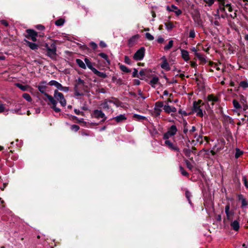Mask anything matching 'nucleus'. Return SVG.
Instances as JSON below:
<instances>
[{
    "label": "nucleus",
    "mask_w": 248,
    "mask_h": 248,
    "mask_svg": "<svg viewBox=\"0 0 248 248\" xmlns=\"http://www.w3.org/2000/svg\"><path fill=\"white\" fill-rule=\"evenodd\" d=\"M113 119L117 123H120L126 120L127 118L124 114H120L119 116L114 117Z\"/></svg>",
    "instance_id": "obj_18"
},
{
    "label": "nucleus",
    "mask_w": 248,
    "mask_h": 248,
    "mask_svg": "<svg viewBox=\"0 0 248 248\" xmlns=\"http://www.w3.org/2000/svg\"><path fill=\"white\" fill-rule=\"evenodd\" d=\"M99 55L102 58L104 59L109 64V61L108 59V57L107 54L104 53H100L99 54Z\"/></svg>",
    "instance_id": "obj_35"
},
{
    "label": "nucleus",
    "mask_w": 248,
    "mask_h": 248,
    "mask_svg": "<svg viewBox=\"0 0 248 248\" xmlns=\"http://www.w3.org/2000/svg\"><path fill=\"white\" fill-rule=\"evenodd\" d=\"M207 99L208 102V104H207V107L209 106L210 105L213 106L215 103L218 101V98L213 94L208 95Z\"/></svg>",
    "instance_id": "obj_10"
},
{
    "label": "nucleus",
    "mask_w": 248,
    "mask_h": 248,
    "mask_svg": "<svg viewBox=\"0 0 248 248\" xmlns=\"http://www.w3.org/2000/svg\"><path fill=\"white\" fill-rule=\"evenodd\" d=\"M189 37L192 38H194L195 37V32L194 30H191L190 31Z\"/></svg>",
    "instance_id": "obj_43"
},
{
    "label": "nucleus",
    "mask_w": 248,
    "mask_h": 248,
    "mask_svg": "<svg viewBox=\"0 0 248 248\" xmlns=\"http://www.w3.org/2000/svg\"><path fill=\"white\" fill-rule=\"evenodd\" d=\"M186 196L187 199L188 200L189 203L190 204H191V201L190 200V197L191 196V194H190V193L188 191H186Z\"/></svg>",
    "instance_id": "obj_45"
},
{
    "label": "nucleus",
    "mask_w": 248,
    "mask_h": 248,
    "mask_svg": "<svg viewBox=\"0 0 248 248\" xmlns=\"http://www.w3.org/2000/svg\"><path fill=\"white\" fill-rule=\"evenodd\" d=\"M133 77L134 78H136V77L138 78L139 77L138 71L136 69H134V71L133 72Z\"/></svg>",
    "instance_id": "obj_49"
},
{
    "label": "nucleus",
    "mask_w": 248,
    "mask_h": 248,
    "mask_svg": "<svg viewBox=\"0 0 248 248\" xmlns=\"http://www.w3.org/2000/svg\"><path fill=\"white\" fill-rule=\"evenodd\" d=\"M231 226L235 231H238L239 229V222L235 220L231 223Z\"/></svg>",
    "instance_id": "obj_26"
},
{
    "label": "nucleus",
    "mask_w": 248,
    "mask_h": 248,
    "mask_svg": "<svg viewBox=\"0 0 248 248\" xmlns=\"http://www.w3.org/2000/svg\"><path fill=\"white\" fill-rule=\"evenodd\" d=\"M163 103L162 102L158 101L155 104V110H161L160 108H164Z\"/></svg>",
    "instance_id": "obj_27"
},
{
    "label": "nucleus",
    "mask_w": 248,
    "mask_h": 248,
    "mask_svg": "<svg viewBox=\"0 0 248 248\" xmlns=\"http://www.w3.org/2000/svg\"><path fill=\"white\" fill-rule=\"evenodd\" d=\"M169 94V92L167 90H165L163 92V95H168Z\"/></svg>",
    "instance_id": "obj_63"
},
{
    "label": "nucleus",
    "mask_w": 248,
    "mask_h": 248,
    "mask_svg": "<svg viewBox=\"0 0 248 248\" xmlns=\"http://www.w3.org/2000/svg\"><path fill=\"white\" fill-rule=\"evenodd\" d=\"M233 105L234 107L236 109L241 108V105L239 104V102L236 100H234L233 101Z\"/></svg>",
    "instance_id": "obj_39"
},
{
    "label": "nucleus",
    "mask_w": 248,
    "mask_h": 248,
    "mask_svg": "<svg viewBox=\"0 0 248 248\" xmlns=\"http://www.w3.org/2000/svg\"><path fill=\"white\" fill-rule=\"evenodd\" d=\"M239 200L241 201L242 202V207H246L248 205L247 201L246 199L244 198L243 195H240L238 196Z\"/></svg>",
    "instance_id": "obj_22"
},
{
    "label": "nucleus",
    "mask_w": 248,
    "mask_h": 248,
    "mask_svg": "<svg viewBox=\"0 0 248 248\" xmlns=\"http://www.w3.org/2000/svg\"><path fill=\"white\" fill-rule=\"evenodd\" d=\"M157 41L159 43H163L164 41V39L161 36H159L158 37L157 39Z\"/></svg>",
    "instance_id": "obj_50"
},
{
    "label": "nucleus",
    "mask_w": 248,
    "mask_h": 248,
    "mask_svg": "<svg viewBox=\"0 0 248 248\" xmlns=\"http://www.w3.org/2000/svg\"><path fill=\"white\" fill-rule=\"evenodd\" d=\"M195 138H196V140L198 142H199L201 143H202V136H197H197H195Z\"/></svg>",
    "instance_id": "obj_48"
},
{
    "label": "nucleus",
    "mask_w": 248,
    "mask_h": 248,
    "mask_svg": "<svg viewBox=\"0 0 248 248\" xmlns=\"http://www.w3.org/2000/svg\"><path fill=\"white\" fill-rule=\"evenodd\" d=\"M48 85L50 86H54L58 89L64 91L65 92H67L69 91V88L67 87H63L61 84L59 83L56 80H51L48 82Z\"/></svg>",
    "instance_id": "obj_9"
},
{
    "label": "nucleus",
    "mask_w": 248,
    "mask_h": 248,
    "mask_svg": "<svg viewBox=\"0 0 248 248\" xmlns=\"http://www.w3.org/2000/svg\"><path fill=\"white\" fill-rule=\"evenodd\" d=\"M25 41L27 43V46H29L31 49L32 50H36L38 49V46L35 43H31L29 41L26 40Z\"/></svg>",
    "instance_id": "obj_19"
},
{
    "label": "nucleus",
    "mask_w": 248,
    "mask_h": 248,
    "mask_svg": "<svg viewBox=\"0 0 248 248\" xmlns=\"http://www.w3.org/2000/svg\"><path fill=\"white\" fill-rule=\"evenodd\" d=\"M242 180H243V182L244 183V185H245V186L247 188H248V182H247L246 177L245 176H243Z\"/></svg>",
    "instance_id": "obj_47"
},
{
    "label": "nucleus",
    "mask_w": 248,
    "mask_h": 248,
    "mask_svg": "<svg viewBox=\"0 0 248 248\" xmlns=\"http://www.w3.org/2000/svg\"><path fill=\"white\" fill-rule=\"evenodd\" d=\"M239 86L243 89H246L248 88V82L247 80H243L240 82Z\"/></svg>",
    "instance_id": "obj_28"
},
{
    "label": "nucleus",
    "mask_w": 248,
    "mask_h": 248,
    "mask_svg": "<svg viewBox=\"0 0 248 248\" xmlns=\"http://www.w3.org/2000/svg\"><path fill=\"white\" fill-rule=\"evenodd\" d=\"M225 211L227 216V219L229 220H231L232 219V217L234 215V211L232 210H230L229 204H228L225 206Z\"/></svg>",
    "instance_id": "obj_12"
},
{
    "label": "nucleus",
    "mask_w": 248,
    "mask_h": 248,
    "mask_svg": "<svg viewBox=\"0 0 248 248\" xmlns=\"http://www.w3.org/2000/svg\"><path fill=\"white\" fill-rule=\"evenodd\" d=\"M145 49L144 47H140L138 49L133 56V59L136 61H141L144 58Z\"/></svg>",
    "instance_id": "obj_7"
},
{
    "label": "nucleus",
    "mask_w": 248,
    "mask_h": 248,
    "mask_svg": "<svg viewBox=\"0 0 248 248\" xmlns=\"http://www.w3.org/2000/svg\"><path fill=\"white\" fill-rule=\"evenodd\" d=\"M165 144L170 149L174 150L175 151L179 152V149L178 147L174 145L173 143H172L170 140L168 139H165Z\"/></svg>",
    "instance_id": "obj_11"
},
{
    "label": "nucleus",
    "mask_w": 248,
    "mask_h": 248,
    "mask_svg": "<svg viewBox=\"0 0 248 248\" xmlns=\"http://www.w3.org/2000/svg\"><path fill=\"white\" fill-rule=\"evenodd\" d=\"M207 107L206 104L202 102V100H198L197 102H194L192 110L197 116L202 117L205 114Z\"/></svg>",
    "instance_id": "obj_3"
},
{
    "label": "nucleus",
    "mask_w": 248,
    "mask_h": 248,
    "mask_svg": "<svg viewBox=\"0 0 248 248\" xmlns=\"http://www.w3.org/2000/svg\"><path fill=\"white\" fill-rule=\"evenodd\" d=\"M20 110V108H18V109H11L10 111L12 112V113H18V111H19Z\"/></svg>",
    "instance_id": "obj_55"
},
{
    "label": "nucleus",
    "mask_w": 248,
    "mask_h": 248,
    "mask_svg": "<svg viewBox=\"0 0 248 248\" xmlns=\"http://www.w3.org/2000/svg\"><path fill=\"white\" fill-rule=\"evenodd\" d=\"M45 46L47 50V55L51 58H54L56 55V46L55 43L50 45L46 44Z\"/></svg>",
    "instance_id": "obj_5"
},
{
    "label": "nucleus",
    "mask_w": 248,
    "mask_h": 248,
    "mask_svg": "<svg viewBox=\"0 0 248 248\" xmlns=\"http://www.w3.org/2000/svg\"><path fill=\"white\" fill-rule=\"evenodd\" d=\"M28 35L31 38V40L35 42L37 40L36 37L37 36V33L34 30L28 29L27 30Z\"/></svg>",
    "instance_id": "obj_13"
},
{
    "label": "nucleus",
    "mask_w": 248,
    "mask_h": 248,
    "mask_svg": "<svg viewBox=\"0 0 248 248\" xmlns=\"http://www.w3.org/2000/svg\"><path fill=\"white\" fill-rule=\"evenodd\" d=\"M84 62L87 65V66L93 72L94 69H95V68H94L93 66L92 63L90 62L89 59L86 58L84 59Z\"/></svg>",
    "instance_id": "obj_20"
},
{
    "label": "nucleus",
    "mask_w": 248,
    "mask_h": 248,
    "mask_svg": "<svg viewBox=\"0 0 248 248\" xmlns=\"http://www.w3.org/2000/svg\"><path fill=\"white\" fill-rule=\"evenodd\" d=\"M53 98L56 100V102L57 101L59 102L61 105L62 107H65L66 105V101L64 98L63 94L58 91V90H55L54 93Z\"/></svg>",
    "instance_id": "obj_4"
},
{
    "label": "nucleus",
    "mask_w": 248,
    "mask_h": 248,
    "mask_svg": "<svg viewBox=\"0 0 248 248\" xmlns=\"http://www.w3.org/2000/svg\"><path fill=\"white\" fill-rule=\"evenodd\" d=\"M16 85L23 91H27L31 88L28 85L24 86L19 83H16Z\"/></svg>",
    "instance_id": "obj_25"
},
{
    "label": "nucleus",
    "mask_w": 248,
    "mask_h": 248,
    "mask_svg": "<svg viewBox=\"0 0 248 248\" xmlns=\"http://www.w3.org/2000/svg\"><path fill=\"white\" fill-rule=\"evenodd\" d=\"M185 163L186 164V167H187V168H188L189 170L192 169L193 166L189 161H188L187 160H186Z\"/></svg>",
    "instance_id": "obj_40"
},
{
    "label": "nucleus",
    "mask_w": 248,
    "mask_h": 248,
    "mask_svg": "<svg viewBox=\"0 0 248 248\" xmlns=\"http://www.w3.org/2000/svg\"><path fill=\"white\" fill-rule=\"evenodd\" d=\"M46 81H42L41 83H40V84L38 86V89L39 91L41 93H43L47 97V98L48 99V100L50 101L51 104L52 105V106L51 107V108L53 109V110L56 112H59L61 111V109L56 107L57 102H56V100L53 98V97L52 96L49 95L48 93H47L46 92Z\"/></svg>",
    "instance_id": "obj_2"
},
{
    "label": "nucleus",
    "mask_w": 248,
    "mask_h": 248,
    "mask_svg": "<svg viewBox=\"0 0 248 248\" xmlns=\"http://www.w3.org/2000/svg\"><path fill=\"white\" fill-rule=\"evenodd\" d=\"M180 170L181 172V174L185 176H187L188 175V173L184 170V169L180 166Z\"/></svg>",
    "instance_id": "obj_37"
},
{
    "label": "nucleus",
    "mask_w": 248,
    "mask_h": 248,
    "mask_svg": "<svg viewBox=\"0 0 248 248\" xmlns=\"http://www.w3.org/2000/svg\"><path fill=\"white\" fill-rule=\"evenodd\" d=\"M182 57L185 61H188L189 60V53L187 51L182 49L181 50Z\"/></svg>",
    "instance_id": "obj_17"
},
{
    "label": "nucleus",
    "mask_w": 248,
    "mask_h": 248,
    "mask_svg": "<svg viewBox=\"0 0 248 248\" xmlns=\"http://www.w3.org/2000/svg\"><path fill=\"white\" fill-rule=\"evenodd\" d=\"M159 78L157 77H154L150 82V85L154 88L155 87V85L157 84Z\"/></svg>",
    "instance_id": "obj_21"
},
{
    "label": "nucleus",
    "mask_w": 248,
    "mask_h": 248,
    "mask_svg": "<svg viewBox=\"0 0 248 248\" xmlns=\"http://www.w3.org/2000/svg\"><path fill=\"white\" fill-rule=\"evenodd\" d=\"M23 97L28 102H31L32 99L29 94L25 93L23 94Z\"/></svg>",
    "instance_id": "obj_32"
},
{
    "label": "nucleus",
    "mask_w": 248,
    "mask_h": 248,
    "mask_svg": "<svg viewBox=\"0 0 248 248\" xmlns=\"http://www.w3.org/2000/svg\"><path fill=\"white\" fill-rule=\"evenodd\" d=\"M179 112L182 114H184V115H186V113L185 112V111H182V110H180L179 111Z\"/></svg>",
    "instance_id": "obj_64"
},
{
    "label": "nucleus",
    "mask_w": 248,
    "mask_h": 248,
    "mask_svg": "<svg viewBox=\"0 0 248 248\" xmlns=\"http://www.w3.org/2000/svg\"><path fill=\"white\" fill-rule=\"evenodd\" d=\"M177 131L176 126L174 125H171L168 129V131L164 134L163 138L164 139H169L170 137L175 135Z\"/></svg>",
    "instance_id": "obj_8"
},
{
    "label": "nucleus",
    "mask_w": 248,
    "mask_h": 248,
    "mask_svg": "<svg viewBox=\"0 0 248 248\" xmlns=\"http://www.w3.org/2000/svg\"><path fill=\"white\" fill-rule=\"evenodd\" d=\"M157 115H159L160 114L161 110H155Z\"/></svg>",
    "instance_id": "obj_62"
},
{
    "label": "nucleus",
    "mask_w": 248,
    "mask_h": 248,
    "mask_svg": "<svg viewBox=\"0 0 248 248\" xmlns=\"http://www.w3.org/2000/svg\"><path fill=\"white\" fill-rule=\"evenodd\" d=\"M165 25L166 29L168 31H170V30H172L174 27V25L170 22H167L165 23Z\"/></svg>",
    "instance_id": "obj_30"
},
{
    "label": "nucleus",
    "mask_w": 248,
    "mask_h": 248,
    "mask_svg": "<svg viewBox=\"0 0 248 248\" xmlns=\"http://www.w3.org/2000/svg\"><path fill=\"white\" fill-rule=\"evenodd\" d=\"M90 46H91L93 49L96 48L97 46V45L93 42H92L90 43Z\"/></svg>",
    "instance_id": "obj_51"
},
{
    "label": "nucleus",
    "mask_w": 248,
    "mask_h": 248,
    "mask_svg": "<svg viewBox=\"0 0 248 248\" xmlns=\"http://www.w3.org/2000/svg\"><path fill=\"white\" fill-rule=\"evenodd\" d=\"M195 56L201 61H204L205 59L203 56L200 53H196Z\"/></svg>",
    "instance_id": "obj_38"
},
{
    "label": "nucleus",
    "mask_w": 248,
    "mask_h": 248,
    "mask_svg": "<svg viewBox=\"0 0 248 248\" xmlns=\"http://www.w3.org/2000/svg\"><path fill=\"white\" fill-rule=\"evenodd\" d=\"M173 41L172 40L169 41L167 45L165 46L164 47L165 50L167 51L170 50L173 46Z\"/></svg>",
    "instance_id": "obj_29"
},
{
    "label": "nucleus",
    "mask_w": 248,
    "mask_h": 248,
    "mask_svg": "<svg viewBox=\"0 0 248 248\" xmlns=\"http://www.w3.org/2000/svg\"><path fill=\"white\" fill-rule=\"evenodd\" d=\"M102 108L105 109H111L113 106L118 107L119 105V102L117 99L114 100H106L102 104Z\"/></svg>",
    "instance_id": "obj_6"
},
{
    "label": "nucleus",
    "mask_w": 248,
    "mask_h": 248,
    "mask_svg": "<svg viewBox=\"0 0 248 248\" xmlns=\"http://www.w3.org/2000/svg\"><path fill=\"white\" fill-rule=\"evenodd\" d=\"M206 152H207V154H208L210 153L213 155H215V152L213 150H210V151L208 150Z\"/></svg>",
    "instance_id": "obj_56"
},
{
    "label": "nucleus",
    "mask_w": 248,
    "mask_h": 248,
    "mask_svg": "<svg viewBox=\"0 0 248 248\" xmlns=\"http://www.w3.org/2000/svg\"><path fill=\"white\" fill-rule=\"evenodd\" d=\"M174 12L177 16H179L182 13V11L180 9H178V8H177V9H176L174 11Z\"/></svg>",
    "instance_id": "obj_53"
},
{
    "label": "nucleus",
    "mask_w": 248,
    "mask_h": 248,
    "mask_svg": "<svg viewBox=\"0 0 248 248\" xmlns=\"http://www.w3.org/2000/svg\"><path fill=\"white\" fill-rule=\"evenodd\" d=\"M162 59H163V62L161 64V68L166 70H170V67L166 58L164 56L162 58Z\"/></svg>",
    "instance_id": "obj_16"
},
{
    "label": "nucleus",
    "mask_w": 248,
    "mask_h": 248,
    "mask_svg": "<svg viewBox=\"0 0 248 248\" xmlns=\"http://www.w3.org/2000/svg\"><path fill=\"white\" fill-rule=\"evenodd\" d=\"M5 107L4 105L0 104V113L5 111Z\"/></svg>",
    "instance_id": "obj_52"
},
{
    "label": "nucleus",
    "mask_w": 248,
    "mask_h": 248,
    "mask_svg": "<svg viewBox=\"0 0 248 248\" xmlns=\"http://www.w3.org/2000/svg\"><path fill=\"white\" fill-rule=\"evenodd\" d=\"M164 110L168 113L175 112L177 111V109L174 107H171L169 105H164Z\"/></svg>",
    "instance_id": "obj_15"
},
{
    "label": "nucleus",
    "mask_w": 248,
    "mask_h": 248,
    "mask_svg": "<svg viewBox=\"0 0 248 248\" xmlns=\"http://www.w3.org/2000/svg\"><path fill=\"white\" fill-rule=\"evenodd\" d=\"M120 69L124 72L129 73L130 72V70L127 67H126L124 65H122V64L120 65Z\"/></svg>",
    "instance_id": "obj_33"
},
{
    "label": "nucleus",
    "mask_w": 248,
    "mask_h": 248,
    "mask_svg": "<svg viewBox=\"0 0 248 248\" xmlns=\"http://www.w3.org/2000/svg\"><path fill=\"white\" fill-rule=\"evenodd\" d=\"M99 45L101 47H105L107 46L106 43L103 41H101L99 43Z\"/></svg>",
    "instance_id": "obj_54"
},
{
    "label": "nucleus",
    "mask_w": 248,
    "mask_h": 248,
    "mask_svg": "<svg viewBox=\"0 0 248 248\" xmlns=\"http://www.w3.org/2000/svg\"><path fill=\"white\" fill-rule=\"evenodd\" d=\"M145 37L147 40L149 41H152L154 39V37L148 32L145 33Z\"/></svg>",
    "instance_id": "obj_36"
},
{
    "label": "nucleus",
    "mask_w": 248,
    "mask_h": 248,
    "mask_svg": "<svg viewBox=\"0 0 248 248\" xmlns=\"http://www.w3.org/2000/svg\"><path fill=\"white\" fill-rule=\"evenodd\" d=\"M64 23V20L62 19H59L56 21L55 24L58 26H62Z\"/></svg>",
    "instance_id": "obj_34"
},
{
    "label": "nucleus",
    "mask_w": 248,
    "mask_h": 248,
    "mask_svg": "<svg viewBox=\"0 0 248 248\" xmlns=\"http://www.w3.org/2000/svg\"><path fill=\"white\" fill-rule=\"evenodd\" d=\"M71 129L72 130L76 132L79 130V127L78 125L73 124L71 125Z\"/></svg>",
    "instance_id": "obj_41"
},
{
    "label": "nucleus",
    "mask_w": 248,
    "mask_h": 248,
    "mask_svg": "<svg viewBox=\"0 0 248 248\" xmlns=\"http://www.w3.org/2000/svg\"><path fill=\"white\" fill-rule=\"evenodd\" d=\"M94 117L96 118H103L102 121H105L106 119V117L105 114L100 110H95L93 112Z\"/></svg>",
    "instance_id": "obj_14"
},
{
    "label": "nucleus",
    "mask_w": 248,
    "mask_h": 248,
    "mask_svg": "<svg viewBox=\"0 0 248 248\" xmlns=\"http://www.w3.org/2000/svg\"><path fill=\"white\" fill-rule=\"evenodd\" d=\"M93 73L98 76L99 77L102 78H106L107 76L106 74V73L103 72H101L99 71H98L96 69H94Z\"/></svg>",
    "instance_id": "obj_24"
},
{
    "label": "nucleus",
    "mask_w": 248,
    "mask_h": 248,
    "mask_svg": "<svg viewBox=\"0 0 248 248\" xmlns=\"http://www.w3.org/2000/svg\"><path fill=\"white\" fill-rule=\"evenodd\" d=\"M177 7L174 5H172L171 7L168 6L167 9L169 11H173L174 12L176 9H177Z\"/></svg>",
    "instance_id": "obj_42"
},
{
    "label": "nucleus",
    "mask_w": 248,
    "mask_h": 248,
    "mask_svg": "<svg viewBox=\"0 0 248 248\" xmlns=\"http://www.w3.org/2000/svg\"><path fill=\"white\" fill-rule=\"evenodd\" d=\"M133 118L138 121H141L146 119L145 117L137 114H135L133 115Z\"/></svg>",
    "instance_id": "obj_31"
},
{
    "label": "nucleus",
    "mask_w": 248,
    "mask_h": 248,
    "mask_svg": "<svg viewBox=\"0 0 248 248\" xmlns=\"http://www.w3.org/2000/svg\"><path fill=\"white\" fill-rule=\"evenodd\" d=\"M1 23L4 25V26H8V23H7V22L5 20H2L1 21Z\"/></svg>",
    "instance_id": "obj_58"
},
{
    "label": "nucleus",
    "mask_w": 248,
    "mask_h": 248,
    "mask_svg": "<svg viewBox=\"0 0 248 248\" xmlns=\"http://www.w3.org/2000/svg\"><path fill=\"white\" fill-rule=\"evenodd\" d=\"M124 62L128 64H131V60L130 59V58L127 56H125L124 57Z\"/></svg>",
    "instance_id": "obj_46"
},
{
    "label": "nucleus",
    "mask_w": 248,
    "mask_h": 248,
    "mask_svg": "<svg viewBox=\"0 0 248 248\" xmlns=\"http://www.w3.org/2000/svg\"><path fill=\"white\" fill-rule=\"evenodd\" d=\"M218 12L224 13L229 15L232 18H235L236 16L235 11H234L231 4L229 3L227 0H222L219 4Z\"/></svg>",
    "instance_id": "obj_1"
},
{
    "label": "nucleus",
    "mask_w": 248,
    "mask_h": 248,
    "mask_svg": "<svg viewBox=\"0 0 248 248\" xmlns=\"http://www.w3.org/2000/svg\"><path fill=\"white\" fill-rule=\"evenodd\" d=\"M139 74L140 76H143L145 75V73L143 70H141L140 71Z\"/></svg>",
    "instance_id": "obj_61"
},
{
    "label": "nucleus",
    "mask_w": 248,
    "mask_h": 248,
    "mask_svg": "<svg viewBox=\"0 0 248 248\" xmlns=\"http://www.w3.org/2000/svg\"><path fill=\"white\" fill-rule=\"evenodd\" d=\"M77 63L80 68L85 69L86 68V65L85 63L80 59H77L76 60Z\"/></svg>",
    "instance_id": "obj_23"
},
{
    "label": "nucleus",
    "mask_w": 248,
    "mask_h": 248,
    "mask_svg": "<svg viewBox=\"0 0 248 248\" xmlns=\"http://www.w3.org/2000/svg\"><path fill=\"white\" fill-rule=\"evenodd\" d=\"M191 50H192L193 52H194L195 55H196V53H198V51H197V49H196V48L195 47H192V48H191Z\"/></svg>",
    "instance_id": "obj_60"
},
{
    "label": "nucleus",
    "mask_w": 248,
    "mask_h": 248,
    "mask_svg": "<svg viewBox=\"0 0 248 248\" xmlns=\"http://www.w3.org/2000/svg\"><path fill=\"white\" fill-rule=\"evenodd\" d=\"M37 28L39 30H43L44 29V27L41 25H38L37 26Z\"/></svg>",
    "instance_id": "obj_59"
},
{
    "label": "nucleus",
    "mask_w": 248,
    "mask_h": 248,
    "mask_svg": "<svg viewBox=\"0 0 248 248\" xmlns=\"http://www.w3.org/2000/svg\"><path fill=\"white\" fill-rule=\"evenodd\" d=\"M242 154V152L239 149H237L235 153V157L238 158Z\"/></svg>",
    "instance_id": "obj_44"
},
{
    "label": "nucleus",
    "mask_w": 248,
    "mask_h": 248,
    "mask_svg": "<svg viewBox=\"0 0 248 248\" xmlns=\"http://www.w3.org/2000/svg\"><path fill=\"white\" fill-rule=\"evenodd\" d=\"M74 111L76 113V114L79 115L80 113H82L83 112H81L79 109H75Z\"/></svg>",
    "instance_id": "obj_57"
}]
</instances>
